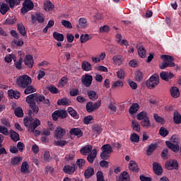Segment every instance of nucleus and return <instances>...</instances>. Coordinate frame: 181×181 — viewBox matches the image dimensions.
Returning <instances> with one entry per match:
<instances>
[{"mask_svg": "<svg viewBox=\"0 0 181 181\" xmlns=\"http://www.w3.org/2000/svg\"><path fill=\"white\" fill-rule=\"evenodd\" d=\"M81 43H86V42H88V40H91V37H90V35L88 34H82L80 37Z\"/></svg>", "mask_w": 181, "mask_h": 181, "instance_id": "obj_52", "label": "nucleus"}, {"mask_svg": "<svg viewBox=\"0 0 181 181\" xmlns=\"http://www.w3.org/2000/svg\"><path fill=\"white\" fill-rule=\"evenodd\" d=\"M52 36L57 42H63L64 40V35L60 33L54 31Z\"/></svg>", "mask_w": 181, "mask_h": 181, "instance_id": "obj_32", "label": "nucleus"}, {"mask_svg": "<svg viewBox=\"0 0 181 181\" xmlns=\"http://www.w3.org/2000/svg\"><path fill=\"white\" fill-rule=\"evenodd\" d=\"M81 69L83 71H91L93 69V65L87 61H83L81 64Z\"/></svg>", "mask_w": 181, "mask_h": 181, "instance_id": "obj_23", "label": "nucleus"}, {"mask_svg": "<svg viewBox=\"0 0 181 181\" xmlns=\"http://www.w3.org/2000/svg\"><path fill=\"white\" fill-rule=\"evenodd\" d=\"M68 112L71 117H73V118H77V112L73 109V107H68Z\"/></svg>", "mask_w": 181, "mask_h": 181, "instance_id": "obj_59", "label": "nucleus"}, {"mask_svg": "<svg viewBox=\"0 0 181 181\" xmlns=\"http://www.w3.org/2000/svg\"><path fill=\"white\" fill-rule=\"evenodd\" d=\"M44 9L47 12H50V11H53L54 9V5H53V3L50 1H47L44 4Z\"/></svg>", "mask_w": 181, "mask_h": 181, "instance_id": "obj_34", "label": "nucleus"}, {"mask_svg": "<svg viewBox=\"0 0 181 181\" xmlns=\"http://www.w3.org/2000/svg\"><path fill=\"white\" fill-rule=\"evenodd\" d=\"M94 175V168H89L85 170L84 176L86 179H90Z\"/></svg>", "mask_w": 181, "mask_h": 181, "instance_id": "obj_46", "label": "nucleus"}, {"mask_svg": "<svg viewBox=\"0 0 181 181\" xmlns=\"http://www.w3.org/2000/svg\"><path fill=\"white\" fill-rule=\"evenodd\" d=\"M16 22V18L10 17L5 21V24L6 25H13V24H15Z\"/></svg>", "mask_w": 181, "mask_h": 181, "instance_id": "obj_62", "label": "nucleus"}, {"mask_svg": "<svg viewBox=\"0 0 181 181\" xmlns=\"http://www.w3.org/2000/svg\"><path fill=\"white\" fill-rule=\"evenodd\" d=\"M97 158V150L93 149L92 151V153H90L88 156H87V160L89 162V163H93L94 162V159Z\"/></svg>", "mask_w": 181, "mask_h": 181, "instance_id": "obj_30", "label": "nucleus"}, {"mask_svg": "<svg viewBox=\"0 0 181 181\" xmlns=\"http://www.w3.org/2000/svg\"><path fill=\"white\" fill-rule=\"evenodd\" d=\"M93 121H94V117L92 115H88L84 117L83 124L88 125L89 124H93Z\"/></svg>", "mask_w": 181, "mask_h": 181, "instance_id": "obj_51", "label": "nucleus"}, {"mask_svg": "<svg viewBox=\"0 0 181 181\" xmlns=\"http://www.w3.org/2000/svg\"><path fill=\"white\" fill-rule=\"evenodd\" d=\"M160 59L162 60H165V62H163L159 65V67L161 70H165V69L168 67H175L176 64H175V57L170 55L163 54L160 56Z\"/></svg>", "mask_w": 181, "mask_h": 181, "instance_id": "obj_1", "label": "nucleus"}, {"mask_svg": "<svg viewBox=\"0 0 181 181\" xmlns=\"http://www.w3.org/2000/svg\"><path fill=\"white\" fill-rule=\"evenodd\" d=\"M17 30L21 33L22 36H25L26 35V28H25V25L23 23L17 24Z\"/></svg>", "mask_w": 181, "mask_h": 181, "instance_id": "obj_37", "label": "nucleus"}, {"mask_svg": "<svg viewBox=\"0 0 181 181\" xmlns=\"http://www.w3.org/2000/svg\"><path fill=\"white\" fill-rule=\"evenodd\" d=\"M32 93H36V88H35L33 86L29 85L25 88L24 94L28 95V94H32Z\"/></svg>", "mask_w": 181, "mask_h": 181, "instance_id": "obj_43", "label": "nucleus"}, {"mask_svg": "<svg viewBox=\"0 0 181 181\" xmlns=\"http://www.w3.org/2000/svg\"><path fill=\"white\" fill-rule=\"evenodd\" d=\"M8 95L10 98H15L16 100H18L21 97V93L18 90L10 89L8 90Z\"/></svg>", "mask_w": 181, "mask_h": 181, "instance_id": "obj_20", "label": "nucleus"}, {"mask_svg": "<svg viewBox=\"0 0 181 181\" xmlns=\"http://www.w3.org/2000/svg\"><path fill=\"white\" fill-rule=\"evenodd\" d=\"M21 160H22V159L21 158V157L16 156V157L11 158V165H19V163H21Z\"/></svg>", "mask_w": 181, "mask_h": 181, "instance_id": "obj_58", "label": "nucleus"}, {"mask_svg": "<svg viewBox=\"0 0 181 181\" xmlns=\"http://www.w3.org/2000/svg\"><path fill=\"white\" fill-rule=\"evenodd\" d=\"M16 84L20 88H26L32 84V78L26 74L19 76L16 78Z\"/></svg>", "mask_w": 181, "mask_h": 181, "instance_id": "obj_2", "label": "nucleus"}, {"mask_svg": "<svg viewBox=\"0 0 181 181\" xmlns=\"http://www.w3.org/2000/svg\"><path fill=\"white\" fill-rule=\"evenodd\" d=\"M36 102L37 104H40V103H42V104H46L47 107H50V100L49 99H46V97L45 95H39L36 98Z\"/></svg>", "mask_w": 181, "mask_h": 181, "instance_id": "obj_17", "label": "nucleus"}, {"mask_svg": "<svg viewBox=\"0 0 181 181\" xmlns=\"http://www.w3.org/2000/svg\"><path fill=\"white\" fill-rule=\"evenodd\" d=\"M10 138L13 142H18V141L21 139V138H19V134L13 130H10Z\"/></svg>", "mask_w": 181, "mask_h": 181, "instance_id": "obj_33", "label": "nucleus"}, {"mask_svg": "<svg viewBox=\"0 0 181 181\" xmlns=\"http://www.w3.org/2000/svg\"><path fill=\"white\" fill-rule=\"evenodd\" d=\"M39 125H40V120L39 119H36L33 123L30 124V127H28V128L30 131H35Z\"/></svg>", "mask_w": 181, "mask_h": 181, "instance_id": "obj_40", "label": "nucleus"}, {"mask_svg": "<svg viewBox=\"0 0 181 181\" xmlns=\"http://www.w3.org/2000/svg\"><path fill=\"white\" fill-rule=\"evenodd\" d=\"M165 168L168 170H177L179 169V163L176 160H170L165 163Z\"/></svg>", "mask_w": 181, "mask_h": 181, "instance_id": "obj_9", "label": "nucleus"}, {"mask_svg": "<svg viewBox=\"0 0 181 181\" xmlns=\"http://www.w3.org/2000/svg\"><path fill=\"white\" fill-rule=\"evenodd\" d=\"M54 144L55 146H61L63 148V146H66L67 145V141L64 140H59L54 142Z\"/></svg>", "mask_w": 181, "mask_h": 181, "instance_id": "obj_56", "label": "nucleus"}, {"mask_svg": "<svg viewBox=\"0 0 181 181\" xmlns=\"http://www.w3.org/2000/svg\"><path fill=\"white\" fill-rule=\"evenodd\" d=\"M28 170H29V164H28L27 161H25L21 165V173H26Z\"/></svg>", "mask_w": 181, "mask_h": 181, "instance_id": "obj_50", "label": "nucleus"}, {"mask_svg": "<svg viewBox=\"0 0 181 181\" xmlns=\"http://www.w3.org/2000/svg\"><path fill=\"white\" fill-rule=\"evenodd\" d=\"M173 121L175 124H176V125H179L181 124V115L179 112L175 111L174 112Z\"/></svg>", "mask_w": 181, "mask_h": 181, "instance_id": "obj_36", "label": "nucleus"}, {"mask_svg": "<svg viewBox=\"0 0 181 181\" xmlns=\"http://www.w3.org/2000/svg\"><path fill=\"white\" fill-rule=\"evenodd\" d=\"M136 47L138 49L139 56H140V57H141L142 59L145 58V57L146 56V50L145 49V48L142 45H141V44L137 45Z\"/></svg>", "mask_w": 181, "mask_h": 181, "instance_id": "obj_25", "label": "nucleus"}, {"mask_svg": "<svg viewBox=\"0 0 181 181\" xmlns=\"http://www.w3.org/2000/svg\"><path fill=\"white\" fill-rule=\"evenodd\" d=\"M93 83V76L90 74H85L84 76H82V84L85 86V87H90Z\"/></svg>", "mask_w": 181, "mask_h": 181, "instance_id": "obj_10", "label": "nucleus"}, {"mask_svg": "<svg viewBox=\"0 0 181 181\" xmlns=\"http://www.w3.org/2000/svg\"><path fill=\"white\" fill-rule=\"evenodd\" d=\"M173 77H175V75L172 72L163 71L160 73V78L164 81H168L171 78H173Z\"/></svg>", "mask_w": 181, "mask_h": 181, "instance_id": "obj_11", "label": "nucleus"}, {"mask_svg": "<svg viewBox=\"0 0 181 181\" xmlns=\"http://www.w3.org/2000/svg\"><path fill=\"white\" fill-rule=\"evenodd\" d=\"M69 134L71 135H74L75 136H77L78 138H81L83 136V133L81 131V129L78 128H72L71 129Z\"/></svg>", "mask_w": 181, "mask_h": 181, "instance_id": "obj_22", "label": "nucleus"}, {"mask_svg": "<svg viewBox=\"0 0 181 181\" xmlns=\"http://www.w3.org/2000/svg\"><path fill=\"white\" fill-rule=\"evenodd\" d=\"M0 134H3V135L8 136V135H9V132L8 131V128L0 125Z\"/></svg>", "mask_w": 181, "mask_h": 181, "instance_id": "obj_63", "label": "nucleus"}, {"mask_svg": "<svg viewBox=\"0 0 181 181\" xmlns=\"http://www.w3.org/2000/svg\"><path fill=\"white\" fill-rule=\"evenodd\" d=\"M14 114L18 118H22L23 117V110L21 107H16L14 110Z\"/></svg>", "mask_w": 181, "mask_h": 181, "instance_id": "obj_48", "label": "nucleus"}, {"mask_svg": "<svg viewBox=\"0 0 181 181\" xmlns=\"http://www.w3.org/2000/svg\"><path fill=\"white\" fill-rule=\"evenodd\" d=\"M153 170L156 175L158 176H160L162 173H163V169L162 168V166L159 165L157 162H154L153 163Z\"/></svg>", "mask_w": 181, "mask_h": 181, "instance_id": "obj_12", "label": "nucleus"}, {"mask_svg": "<svg viewBox=\"0 0 181 181\" xmlns=\"http://www.w3.org/2000/svg\"><path fill=\"white\" fill-rule=\"evenodd\" d=\"M117 181H129V175L127 171L122 173L119 177L117 179Z\"/></svg>", "mask_w": 181, "mask_h": 181, "instance_id": "obj_27", "label": "nucleus"}, {"mask_svg": "<svg viewBox=\"0 0 181 181\" xmlns=\"http://www.w3.org/2000/svg\"><path fill=\"white\" fill-rule=\"evenodd\" d=\"M156 148H158V144H151L150 145H148L147 150H146V155L148 156H151V155H152V153H153V151H155V149H156Z\"/></svg>", "mask_w": 181, "mask_h": 181, "instance_id": "obj_28", "label": "nucleus"}, {"mask_svg": "<svg viewBox=\"0 0 181 181\" xmlns=\"http://www.w3.org/2000/svg\"><path fill=\"white\" fill-rule=\"evenodd\" d=\"M23 124L25 125V127H29L30 124H29V122H33V117H26L24 118L23 119Z\"/></svg>", "mask_w": 181, "mask_h": 181, "instance_id": "obj_54", "label": "nucleus"}, {"mask_svg": "<svg viewBox=\"0 0 181 181\" xmlns=\"http://www.w3.org/2000/svg\"><path fill=\"white\" fill-rule=\"evenodd\" d=\"M102 153H100L101 159L103 160H108L110 159V154L114 152L112 147L110 144H105L101 147Z\"/></svg>", "mask_w": 181, "mask_h": 181, "instance_id": "obj_3", "label": "nucleus"}, {"mask_svg": "<svg viewBox=\"0 0 181 181\" xmlns=\"http://www.w3.org/2000/svg\"><path fill=\"white\" fill-rule=\"evenodd\" d=\"M134 78L137 81H142V80H144V74L140 71H138L136 72Z\"/></svg>", "mask_w": 181, "mask_h": 181, "instance_id": "obj_55", "label": "nucleus"}, {"mask_svg": "<svg viewBox=\"0 0 181 181\" xmlns=\"http://www.w3.org/2000/svg\"><path fill=\"white\" fill-rule=\"evenodd\" d=\"M129 170H132V172H136L138 173L139 172V168H138V164L134 160H130L129 164Z\"/></svg>", "mask_w": 181, "mask_h": 181, "instance_id": "obj_26", "label": "nucleus"}, {"mask_svg": "<svg viewBox=\"0 0 181 181\" xmlns=\"http://www.w3.org/2000/svg\"><path fill=\"white\" fill-rule=\"evenodd\" d=\"M64 135H66V129L60 127H57L55 129V138H57V139H62Z\"/></svg>", "mask_w": 181, "mask_h": 181, "instance_id": "obj_13", "label": "nucleus"}, {"mask_svg": "<svg viewBox=\"0 0 181 181\" xmlns=\"http://www.w3.org/2000/svg\"><path fill=\"white\" fill-rule=\"evenodd\" d=\"M153 118H154L156 122H158L160 124H162L163 125V124H165V119H163V117L159 116L158 114H154Z\"/></svg>", "mask_w": 181, "mask_h": 181, "instance_id": "obj_53", "label": "nucleus"}, {"mask_svg": "<svg viewBox=\"0 0 181 181\" xmlns=\"http://www.w3.org/2000/svg\"><path fill=\"white\" fill-rule=\"evenodd\" d=\"M9 9V6H8V4L4 3L0 4V13L1 15H6V12H8Z\"/></svg>", "mask_w": 181, "mask_h": 181, "instance_id": "obj_35", "label": "nucleus"}, {"mask_svg": "<svg viewBox=\"0 0 181 181\" xmlns=\"http://www.w3.org/2000/svg\"><path fill=\"white\" fill-rule=\"evenodd\" d=\"M97 181H104V174L103 171H98L96 174Z\"/></svg>", "mask_w": 181, "mask_h": 181, "instance_id": "obj_64", "label": "nucleus"}, {"mask_svg": "<svg viewBox=\"0 0 181 181\" xmlns=\"http://www.w3.org/2000/svg\"><path fill=\"white\" fill-rule=\"evenodd\" d=\"M170 94L173 98H179V96L180 95L179 88L176 86H173L170 89Z\"/></svg>", "mask_w": 181, "mask_h": 181, "instance_id": "obj_24", "label": "nucleus"}, {"mask_svg": "<svg viewBox=\"0 0 181 181\" xmlns=\"http://www.w3.org/2000/svg\"><path fill=\"white\" fill-rule=\"evenodd\" d=\"M146 86L150 90H153L159 84V75L153 74L146 82Z\"/></svg>", "mask_w": 181, "mask_h": 181, "instance_id": "obj_4", "label": "nucleus"}, {"mask_svg": "<svg viewBox=\"0 0 181 181\" xmlns=\"http://www.w3.org/2000/svg\"><path fill=\"white\" fill-rule=\"evenodd\" d=\"M35 8V4H33V1L32 0H25L23 3V8H21V13L25 15V13H28L29 11H32Z\"/></svg>", "mask_w": 181, "mask_h": 181, "instance_id": "obj_6", "label": "nucleus"}, {"mask_svg": "<svg viewBox=\"0 0 181 181\" xmlns=\"http://www.w3.org/2000/svg\"><path fill=\"white\" fill-rule=\"evenodd\" d=\"M67 84V78L66 77H62L58 83V87H64Z\"/></svg>", "mask_w": 181, "mask_h": 181, "instance_id": "obj_61", "label": "nucleus"}, {"mask_svg": "<svg viewBox=\"0 0 181 181\" xmlns=\"http://www.w3.org/2000/svg\"><path fill=\"white\" fill-rule=\"evenodd\" d=\"M24 64L28 66L30 69H32V67H33V64H35L33 57L30 54L26 55L24 59Z\"/></svg>", "mask_w": 181, "mask_h": 181, "instance_id": "obj_14", "label": "nucleus"}, {"mask_svg": "<svg viewBox=\"0 0 181 181\" xmlns=\"http://www.w3.org/2000/svg\"><path fill=\"white\" fill-rule=\"evenodd\" d=\"M99 107H101L100 100L95 103H93V102H88L86 105V109L87 112H89V114H91V112H94V111H97Z\"/></svg>", "mask_w": 181, "mask_h": 181, "instance_id": "obj_5", "label": "nucleus"}, {"mask_svg": "<svg viewBox=\"0 0 181 181\" xmlns=\"http://www.w3.org/2000/svg\"><path fill=\"white\" fill-rule=\"evenodd\" d=\"M67 112L64 110H55L52 113V119H54V121H57L59 118L64 119V118H67Z\"/></svg>", "mask_w": 181, "mask_h": 181, "instance_id": "obj_7", "label": "nucleus"}, {"mask_svg": "<svg viewBox=\"0 0 181 181\" xmlns=\"http://www.w3.org/2000/svg\"><path fill=\"white\" fill-rule=\"evenodd\" d=\"M91 151H93V146L90 145H86L81 148L80 152L82 155L87 156V153H90Z\"/></svg>", "mask_w": 181, "mask_h": 181, "instance_id": "obj_31", "label": "nucleus"}, {"mask_svg": "<svg viewBox=\"0 0 181 181\" xmlns=\"http://www.w3.org/2000/svg\"><path fill=\"white\" fill-rule=\"evenodd\" d=\"M76 169H77V167H76L75 165L71 166L67 165L64 167L63 171L67 175H73V173L76 172Z\"/></svg>", "mask_w": 181, "mask_h": 181, "instance_id": "obj_19", "label": "nucleus"}, {"mask_svg": "<svg viewBox=\"0 0 181 181\" xmlns=\"http://www.w3.org/2000/svg\"><path fill=\"white\" fill-rule=\"evenodd\" d=\"M165 145L168 146V148H169V149L173 151V152H179L180 149L179 144H175L169 141H165Z\"/></svg>", "mask_w": 181, "mask_h": 181, "instance_id": "obj_15", "label": "nucleus"}, {"mask_svg": "<svg viewBox=\"0 0 181 181\" xmlns=\"http://www.w3.org/2000/svg\"><path fill=\"white\" fill-rule=\"evenodd\" d=\"M93 132H96L97 135H100L103 132V127L100 124H96L92 127Z\"/></svg>", "mask_w": 181, "mask_h": 181, "instance_id": "obj_45", "label": "nucleus"}, {"mask_svg": "<svg viewBox=\"0 0 181 181\" xmlns=\"http://www.w3.org/2000/svg\"><path fill=\"white\" fill-rule=\"evenodd\" d=\"M87 94L92 101H95V100L98 99V95L94 90H88Z\"/></svg>", "mask_w": 181, "mask_h": 181, "instance_id": "obj_38", "label": "nucleus"}, {"mask_svg": "<svg viewBox=\"0 0 181 181\" xmlns=\"http://www.w3.org/2000/svg\"><path fill=\"white\" fill-rule=\"evenodd\" d=\"M140 124L143 127V128H150L151 121L149 120V117H146V119L141 120Z\"/></svg>", "mask_w": 181, "mask_h": 181, "instance_id": "obj_44", "label": "nucleus"}, {"mask_svg": "<svg viewBox=\"0 0 181 181\" xmlns=\"http://www.w3.org/2000/svg\"><path fill=\"white\" fill-rule=\"evenodd\" d=\"M139 110V104L133 103L129 109V114H131V115H134V114H136Z\"/></svg>", "mask_w": 181, "mask_h": 181, "instance_id": "obj_29", "label": "nucleus"}, {"mask_svg": "<svg viewBox=\"0 0 181 181\" xmlns=\"http://www.w3.org/2000/svg\"><path fill=\"white\" fill-rule=\"evenodd\" d=\"M88 26V23H87V19L85 18H81L78 21V25H76V28L78 30L80 29H86Z\"/></svg>", "mask_w": 181, "mask_h": 181, "instance_id": "obj_16", "label": "nucleus"}, {"mask_svg": "<svg viewBox=\"0 0 181 181\" xmlns=\"http://www.w3.org/2000/svg\"><path fill=\"white\" fill-rule=\"evenodd\" d=\"M58 105H65L66 107L70 105V100L66 98H63L62 99L58 100L57 101Z\"/></svg>", "mask_w": 181, "mask_h": 181, "instance_id": "obj_42", "label": "nucleus"}, {"mask_svg": "<svg viewBox=\"0 0 181 181\" xmlns=\"http://www.w3.org/2000/svg\"><path fill=\"white\" fill-rule=\"evenodd\" d=\"M130 141L132 142L138 144V142H139V135L136 134V133L132 134L130 136Z\"/></svg>", "mask_w": 181, "mask_h": 181, "instance_id": "obj_57", "label": "nucleus"}, {"mask_svg": "<svg viewBox=\"0 0 181 181\" xmlns=\"http://www.w3.org/2000/svg\"><path fill=\"white\" fill-rule=\"evenodd\" d=\"M116 40L117 43L120 44V46H126V47H128L129 46V44L128 43V41L127 40H122V35L121 34H116L115 35Z\"/></svg>", "mask_w": 181, "mask_h": 181, "instance_id": "obj_18", "label": "nucleus"}, {"mask_svg": "<svg viewBox=\"0 0 181 181\" xmlns=\"http://www.w3.org/2000/svg\"><path fill=\"white\" fill-rule=\"evenodd\" d=\"M136 118L139 121H143L144 119L148 118V113H146V112L144 111L141 112L137 115Z\"/></svg>", "mask_w": 181, "mask_h": 181, "instance_id": "obj_49", "label": "nucleus"}, {"mask_svg": "<svg viewBox=\"0 0 181 181\" xmlns=\"http://www.w3.org/2000/svg\"><path fill=\"white\" fill-rule=\"evenodd\" d=\"M62 25L64 26V28H67L68 29H71V28H73L71 23L67 20H62Z\"/></svg>", "mask_w": 181, "mask_h": 181, "instance_id": "obj_60", "label": "nucleus"}, {"mask_svg": "<svg viewBox=\"0 0 181 181\" xmlns=\"http://www.w3.org/2000/svg\"><path fill=\"white\" fill-rule=\"evenodd\" d=\"M36 21L38 23H43L45 22V16L41 13H36L35 15L31 14V23L33 25L36 23Z\"/></svg>", "mask_w": 181, "mask_h": 181, "instance_id": "obj_8", "label": "nucleus"}, {"mask_svg": "<svg viewBox=\"0 0 181 181\" xmlns=\"http://www.w3.org/2000/svg\"><path fill=\"white\" fill-rule=\"evenodd\" d=\"M37 93H33L31 95H29L26 97V103L28 104H30V105H32L33 104L36 103V99L37 98Z\"/></svg>", "mask_w": 181, "mask_h": 181, "instance_id": "obj_21", "label": "nucleus"}, {"mask_svg": "<svg viewBox=\"0 0 181 181\" xmlns=\"http://www.w3.org/2000/svg\"><path fill=\"white\" fill-rule=\"evenodd\" d=\"M159 134L160 136H163V138H166V136L169 135V131L164 127H162L159 129Z\"/></svg>", "mask_w": 181, "mask_h": 181, "instance_id": "obj_47", "label": "nucleus"}, {"mask_svg": "<svg viewBox=\"0 0 181 181\" xmlns=\"http://www.w3.org/2000/svg\"><path fill=\"white\" fill-rule=\"evenodd\" d=\"M132 128L133 131H136V132H141V126L136 120L132 121Z\"/></svg>", "mask_w": 181, "mask_h": 181, "instance_id": "obj_41", "label": "nucleus"}, {"mask_svg": "<svg viewBox=\"0 0 181 181\" xmlns=\"http://www.w3.org/2000/svg\"><path fill=\"white\" fill-rule=\"evenodd\" d=\"M112 60L117 66H121L122 64V62H124V57L121 55H116L113 57Z\"/></svg>", "mask_w": 181, "mask_h": 181, "instance_id": "obj_39", "label": "nucleus"}]
</instances>
